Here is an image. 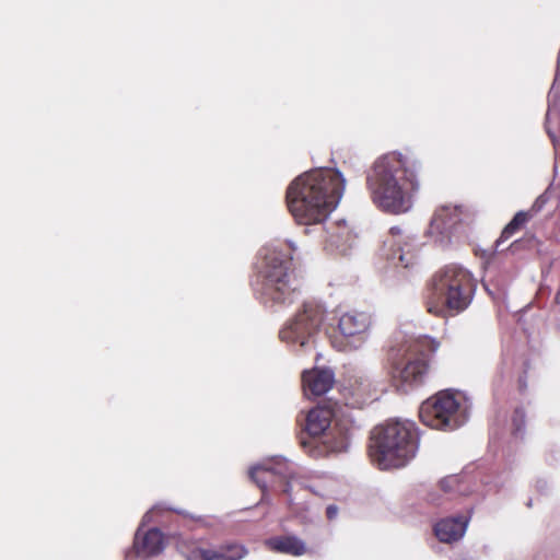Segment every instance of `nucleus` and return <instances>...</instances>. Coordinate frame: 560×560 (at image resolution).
I'll return each instance as SVG.
<instances>
[{
  "label": "nucleus",
  "instance_id": "6ab92c4d",
  "mask_svg": "<svg viewBox=\"0 0 560 560\" xmlns=\"http://www.w3.org/2000/svg\"><path fill=\"white\" fill-rule=\"evenodd\" d=\"M529 219V215L527 212L520 211L517 212L514 218L510 221V223L504 228V230L501 233L500 238L495 242V249L501 250L500 247L502 243L506 240H509L516 231L521 229L522 225H524Z\"/></svg>",
  "mask_w": 560,
  "mask_h": 560
},
{
  "label": "nucleus",
  "instance_id": "423d86ee",
  "mask_svg": "<svg viewBox=\"0 0 560 560\" xmlns=\"http://www.w3.org/2000/svg\"><path fill=\"white\" fill-rule=\"evenodd\" d=\"M439 342L428 336L398 341L389 350L392 383L398 392L409 393L420 387L429 370L428 358L439 349Z\"/></svg>",
  "mask_w": 560,
  "mask_h": 560
},
{
  "label": "nucleus",
  "instance_id": "9d476101",
  "mask_svg": "<svg viewBox=\"0 0 560 560\" xmlns=\"http://www.w3.org/2000/svg\"><path fill=\"white\" fill-rule=\"evenodd\" d=\"M371 326L372 316L366 312L342 313L337 323L340 338H335L332 346L340 351L361 349L369 339Z\"/></svg>",
  "mask_w": 560,
  "mask_h": 560
},
{
  "label": "nucleus",
  "instance_id": "aec40b11",
  "mask_svg": "<svg viewBox=\"0 0 560 560\" xmlns=\"http://www.w3.org/2000/svg\"><path fill=\"white\" fill-rule=\"evenodd\" d=\"M441 489L445 493L458 492L460 494H468L467 487L459 476H448L441 480Z\"/></svg>",
  "mask_w": 560,
  "mask_h": 560
},
{
  "label": "nucleus",
  "instance_id": "f03ea898",
  "mask_svg": "<svg viewBox=\"0 0 560 560\" xmlns=\"http://www.w3.org/2000/svg\"><path fill=\"white\" fill-rule=\"evenodd\" d=\"M417 159L393 151L377 158L366 174V188L373 205L389 214L411 210L420 188Z\"/></svg>",
  "mask_w": 560,
  "mask_h": 560
},
{
  "label": "nucleus",
  "instance_id": "2eb2a0df",
  "mask_svg": "<svg viewBox=\"0 0 560 560\" xmlns=\"http://www.w3.org/2000/svg\"><path fill=\"white\" fill-rule=\"evenodd\" d=\"M335 374L330 369H313L304 371L302 384L306 396H322L334 385Z\"/></svg>",
  "mask_w": 560,
  "mask_h": 560
},
{
  "label": "nucleus",
  "instance_id": "f3484780",
  "mask_svg": "<svg viewBox=\"0 0 560 560\" xmlns=\"http://www.w3.org/2000/svg\"><path fill=\"white\" fill-rule=\"evenodd\" d=\"M246 555L243 546L226 545L219 549H195L188 556V560H240Z\"/></svg>",
  "mask_w": 560,
  "mask_h": 560
},
{
  "label": "nucleus",
  "instance_id": "5701e85b",
  "mask_svg": "<svg viewBox=\"0 0 560 560\" xmlns=\"http://www.w3.org/2000/svg\"><path fill=\"white\" fill-rule=\"evenodd\" d=\"M556 301H557L558 303H560V290L558 291V293H557V295H556Z\"/></svg>",
  "mask_w": 560,
  "mask_h": 560
},
{
  "label": "nucleus",
  "instance_id": "dca6fc26",
  "mask_svg": "<svg viewBox=\"0 0 560 560\" xmlns=\"http://www.w3.org/2000/svg\"><path fill=\"white\" fill-rule=\"evenodd\" d=\"M468 518L465 516L446 517L434 526L436 538L442 542H453L460 539L467 529Z\"/></svg>",
  "mask_w": 560,
  "mask_h": 560
},
{
  "label": "nucleus",
  "instance_id": "1a4fd4ad",
  "mask_svg": "<svg viewBox=\"0 0 560 560\" xmlns=\"http://www.w3.org/2000/svg\"><path fill=\"white\" fill-rule=\"evenodd\" d=\"M332 411L328 407H316L310 410L306 418V431L310 438L302 439L301 445L306 452L318 457L326 453H339L348 448L349 438L346 431H339L338 436H334V430L330 429Z\"/></svg>",
  "mask_w": 560,
  "mask_h": 560
},
{
  "label": "nucleus",
  "instance_id": "ddd939ff",
  "mask_svg": "<svg viewBox=\"0 0 560 560\" xmlns=\"http://www.w3.org/2000/svg\"><path fill=\"white\" fill-rule=\"evenodd\" d=\"M460 220L462 212L457 206H442L434 211L427 234L434 243L446 246Z\"/></svg>",
  "mask_w": 560,
  "mask_h": 560
},
{
  "label": "nucleus",
  "instance_id": "39448f33",
  "mask_svg": "<svg viewBox=\"0 0 560 560\" xmlns=\"http://www.w3.org/2000/svg\"><path fill=\"white\" fill-rule=\"evenodd\" d=\"M475 289L469 270L456 264L446 265L431 279L425 298L428 312L436 316L458 314L471 303Z\"/></svg>",
  "mask_w": 560,
  "mask_h": 560
},
{
  "label": "nucleus",
  "instance_id": "b1692460",
  "mask_svg": "<svg viewBox=\"0 0 560 560\" xmlns=\"http://www.w3.org/2000/svg\"><path fill=\"white\" fill-rule=\"evenodd\" d=\"M457 560H466V559H464V558H460V559H457Z\"/></svg>",
  "mask_w": 560,
  "mask_h": 560
},
{
  "label": "nucleus",
  "instance_id": "f257e3e1",
  "mask_svg": "<svg viewBox=\"0 0 560 560\" xmlns=\"http://www.w3.org/2000/svg\"><path fill=\"white\" fill-rule=\"evenodd\" d=\"M345 186L346 179L338 170L319 167L298 176L287 189L288 207L296 222L325 232V248L342 256L354 248L355 234L343 220L326 228L323 223L338 206Z\"/></svg>",
  "mask_w": 560,
  "mask_h": 560
},
{
  "label": "nucleus",
  "instance_id": "412c9836",
  "mask_svg": "<svg viewBox=\"0 0 560 560\" xmlns=\"http://www.w3.org/2000/svg\"><path fill=\"white\" fill-rule=\"evenodd\" d=\"M512 423H513L514 434L516 436H518V435L522 436L523 429L525 425V413L522 409H515L513 419H512Z\"/></svg>",
  "mask_w": 560,
  "mask_h": 560
},
{
  "label": "nucleus",
  "instance_id": "a211bd4d",
  "mask_svg": "<svg viewBox=\"0 0 560 560\" xmlns=\"http://www.w3.org/2000/svg\"><path fill=\"white\" fill-rule=\"evenodd\" d=\"M269 549L294 557L306 552L305 542L294 535L275 536L266 541Z\"/></svg>",
  "mask_w": 560,
  "mask_h": 560
},
{
  "label": "nucleus",
  "instance_id": "f8f14e48",
  "mask_svg": "<svg viewBox=\"0 0 560 560\" xmlns=\"http://www.w3.org/2000/svg\"><path fill=\"white\" fill-rule=\"evenodd\" d=\"M294 471V466L291 463L283 457L277 456L252 467L249 476L264 492L268 485L273 483L276 478L285 481L283 492L288 494L289 503H292L291 490Z\"/></svg>",
  "mask_w": 560,
  "mask_h": 560
},
{
  "label": "nucleus",
  "instance_id": "20e7f679",
  "mask_svg": "<svg viewBox=\"0 0 560 560\" xmlns=\"http://www.w3.org/2000/svg\"><path fill=\"white\" fill-rule=\"evenodd\" d=\"M419 433L410 420H388L372 431L370 456L381 469L399 468L417 454Z\"/></svg>",
  "mask_w": 560,
  "mask_h": 560
},
{
  "label": "nucleus",
  "instance_id": "4be33fe9",
  "mask_svg": "<svg viewBox=\"0 0 560 560\" xmlns=\"http://www.w3.org/2000/svg\"><path fill=\"white\" fill-rule=\"evenodd\" d=\"M326 514L329 520H334L338 514V508L336 505L327 506Z\"/></svg>",
  "mask_w": 560,
  "mask_h": 560
},
{
  "label": "nucleus",
  "instance_id": "0eeeda50",
  "mask_svg": "<svg viewBox=\"0 0 560 560\" xmlns=\"http://www.w3.org/2000/svg\"><path fill=\"white\" fill-rule=\"evenodd\" d=\"M470 404L459 392L441 390L423 401L419 417L423 424L438 430H455L465 424Z\"/></svg>",
  "mask_w": 560,
  "mask_h": 560
},
{
  "label": "nucleus",
  "instance_id": "6e6552de",
  "mask_svg": "<svg viewBox=\"0 0 560 560\" xmlns=\"http://www.w3.org/2000/svg\"><path fill=\"white\" fill-rule=\"evenodd\" d=\"M325 318V306L315 300H306L296 313L283 324L279 330V338L295 350H310Z\"/></svg>",
  "mask_w": 560,
  "mask_h": 560
},
{
  "label": "nucleus",
  "instance_id": "9b49d317",
  "mask_svg": "<svg viewBox=\"0 0 560 560\" xmlns=\"http://www.w3.org/2000/svg\"><path fill=\"white\" fill-rule=\"evenodd\" d=\"M381 256L395 268H410L417 262V246L415 240L393 226L383 243Z\"/></svg>",
  "mask_w": 560,
  "mask_h": 560
},
{
  "label": "nucleus",
  "instance_id": "7ed1b4c3",
  "mask_svg": "<svg viewBox=\"0 0 560 560\" xmlns=\"http://www.w3.org/2000/svg\"><path fill=\"white\" fill-rule=\"evenodd\" d=\"M266 245L258 254L257 277L253 283L258 300L268 306H289L301 293V281L293 268V243Z\"/></svg>",
  "mask_w": 560,
  "mask_h": 560
},
{
  "label": "nucleus",
  "instance_id": "4468645a",
  "mask_svg": "<svg viewBox=\"0 0 560 560\" xmlns=\"http://www.w3.org/2000/svg\"><path fill=\"white\" fill-rule=\"evenodd\" d=\"M155 510H158V508H154L144 514L141 526L138 528L135 536V549L137 553L142 557L159 555L164 549V538L158 528H151L141 536V527L152 522V515Z\"/></svg>",
  "mask_w": 560,
  "mask_h": 560
}]
</instances>
